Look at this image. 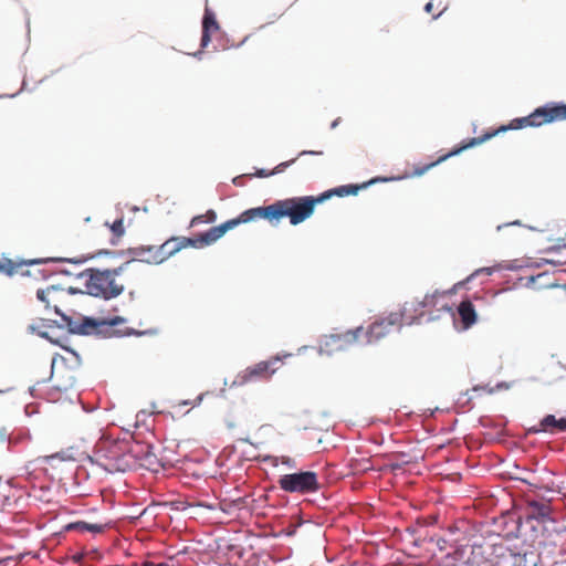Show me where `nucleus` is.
<instances>
[{
    "label": "nucleus",
    "instance_id": "3",
    "mask_svg": "<svg viewBox=\"0 0 566 566\" xmlns=\"http://www.w3.org/2000/svg\"><path fill=\"white\" fill-rule=\"evenodd\" d=\"M234 228L235 222L228 220L222 224L210 228L205 233L198 234L196 238L171 237L158 247H140L138 254L142 255L144 252H153L151 255L144 258L145 262L159 264L185 248H202L210 245L223 237L227 231Z\"/></svg>",
    "mask_w": 566,
    "mask_h": 566
},
{
    "label": "nucleus",
    "instance_id": "22",
    "mask_svg": "<svg viewBox=\"0 0 566 566\" xmlns=\"http://www.w3.org/2000/svg\"><path fill=\"white\" fill-rule=\"evenodd\" d=\"M69 530H78L81 532H91V533H103L105 530V525L95 524V523H86V522H76L72 523L67 526Z\"/></svg>",
    "mask_w": 566,
    "mask_h": 566
},
{
    "label": "nucleus",
    "instance_id": "34",
    "mask_svg": "<svg viewBox=\"0 0 566 566\" xmlns=\"http://www.w3.org/2000/svg\"><path fill=\"white\" fill-rule=\"evenodd\" d=\"M208 216H209V219H208L209 222H213L216 220V212L214 211H212V210L209 211Z\"/></svg>",
    "mask_w": 566,
    "mask_h": 566
},
{
    "label": "nucleus",
    "instance_id": "18",
    "mask_svg": "<svg viewBox=\"0 0 566 566\" xmlns=\"http://www.w3.org/2000/svg\"><path fill=\"white\" fill-rule=\"evenodd\" d=\"M125 322H126V319L122 316H115L113 318L102 319V321L91 318V317H85L83 319V323L81 324V326L77 328V331L82 334H87L92 331L97 329L99 326H103V325L117 326Z\"/></svg>",
    "mask_w": 566,
    "mask_h": 566
},
{
    "label": "nucleus",
    "instance_id": "13",
    "mask_svg": "<svg viewBox=\"0 0 566 566\" xmlns=\"http://www.w3.org/2000/svg\"><path fill=\"white\" fill-rule=\"evenodd\" d=\"M426 314L422 301L412 298L403 303L400 312H396V315H400L401 325H411L418 322Z\"/></svg>",
    "mask_w": 566,
    "mask_h": 566
},
{
    "label": "nucleus",
    "instance_id": "26",
    "mask_svg": "<svg viewBox=\"0 0 566 566\" xmlns=\"http://www.w3.org/2000/svg\"><path fill=\"white\" fill-rule=\"evenodd\" d=\"M109 229L115 237H122L125 233L123 218L116 219L112 224H109Z\"/></svg>",
    "mask_w": 566,
    "mask_h": 566
},
{
    "label": "nucleus",
    "instance_id": "7",
    "mask_svg": "<svg viewBox=\"0 0 566 566\" xmlns=\"http://www.w3.org/2000/svg\"><path fill=\"white\" fill-rule=\"evenodd\" d=\"M277 484L287 493L310 494L321 489L317 473L313 471H301L281 475Z\"/></svg>",
    "mask_w": 566,
    "mask_h": 566
},
{
    "label": "nucleus",
    "instance_id": "25",
    "mask_svg": "<svg viewBox=\"0 0 566 566\" xmlns=\"http://www.w3.org/2000/svg\"><path fill=\"white\" fill-rule=\"evenodd\" d=\"M265 460L268 462H270V464L273 467H277L281 463V464H284L285 467H287L289 469H295L297 465L295 459H293L291 457H286V455H282V457L270 455Z\"/></svg>",
    "mask_w": 566,
    "mask_h": 566
},
{
    "label": "nucleus",
    "instance_id": "14",
    "mask_svg": "<svg viewBox=\"0 0 566 566\" xmlns=\"http://www.w3.org/2000/svg\"><path fill=\"white\" fill-rule=\"evenodd\" d=\"M528 433L546 432L551 434L566 431V418L557 419L554 415L545 416L537 424L528 428Z\"/></svg>",
    "mask_w": 566,
    "mask_h": 566
},
{
    "label": "nucleus",
    "instance_id": "41",
    "mask_svg": "<svg viewBox=\"0 0 566 566\" xmlns=\"http://www.w3.org/2000/svg\"><path fill=\"white\" fill-rule=\"evenodd\" d=\"M545 382H546L547 385H552V384L554 382V380H553V379H552V380H546Z\"/></svg>",
    "mask_w": 566,
    "mask_h": 566
},
{
    "label": "nucleus",
    "instance_id": "10",
    "mask_svg": "<svg viewBox=\"0 0 566 566\" xmlns=\"http://www.w3.org/2000/svg\"><path fill=\"white\" fill-rule=\"evenodd\" d=\"M488 566H535L527 564L526 555L515 554L503 544L492 545V555L488 557Z\"/></svg>",
    "mask_w": 566,
    "mask_h": 566
},
{
    "label": "nucleus",
    "instance_id": "30",
    "mask_svg": "<svg viewBox=\"0 0 566 566\" xmlns=\"http://www.w3.org/2000/svg\"><path fill=\"white\" fill-rule=\"evenodd\" d=\"M424 10L426 12L428 13H432L433 14V18L437 19L441 15V13L443 12V10L439 11L438 13H433V2L430 1L428 2L426 6H424Z\"/></svg>",
    "mask_w": 566,
    "mask_h": 566
},
{
    "label": "nucleus",
    "instance_id": "11",
    "mask_svg": "<svg viewBox=\"0 0 566 566\" xmlns=\"http://www.w3.org/2000/svg\"><path fill=\"white\" fill-rule=\"evenodd\" d=\"M401 317L400 315H396V313H390L388 316L382 317L378 321H375L370 324L366 331L367 343H376L388 334H390L395 328H400Z\"/></svg>",
    "mask_w": 566,
    "mask_h": 566
},
{
    "label": "nucleus",
    "instance_id": "6",
    "mask_svg": "<svg viewBox=\"0 0 566 566\" xmlns=\"http://www.w3.org/2000/svg\"><path fill=\"white\" fill-rule=\"evenodd\" d=\"M36 297L44 304L48 313L53 312L61 316L62 322L71 329L72 319L64 313V308L69 305L70 292L59 285H49L45 289H39L36 291Z\"/></svg>",
    "mask_w": 566,
    "mask_h": 566
},
{
    "label": "nucleus",
    "instance_id": "32",
    "mask_svg": "<svg viewBox=\"0 0 566 566\" xmlns=\"http://www.w3.org/2000/svg\"><path fill=\"white\" fill-rule=\"evenodd\" d=\"M139 249H140V248H137V249H136V255H137V256H139V260H140V261H145V259H144V258L149 256V255H151V254H153V252H144L142 255H139V254H138V253H139Z\"/></svg>",
    "mask_w": 566,
    "mask_h": 566
},
{
    "label": "nucleus",
    "instance_id": "33",
    "mask_svg": "<svg viewBox=\"0 0 566 566\" xmlns=\"http://www.w3.org/2000/svg\"><path fill=\"white\" fill-rule=\"evenodd\" d=\"M203 221V216H197L191 220V226Z\"/></svg>",
    "mask_w": 566,
    "mask_h": 566
},
{
    "label": "nucleus",
    "instance_id": "4",
    "mask_svg": "<svg viewBox=\"0 0 566 566\" xmlns=\"http://www.w3.org/2000/svg\"><path fill=\"white\" fill-rule=\"evenodd\" d=\"M134 260L127 261L113 270L86 269L80 274L84 279L87 294L103 300L119 296L125 290L123 274L130 268Z\"/></svg>",
    "mask_w": 566,
    "mask_h": 566
},
{
    "label": "nucleus",
    "instance_id": "5",
    "mask_svg": "<svg viewBox=\"0 0 566 566\" xmlns=\"http://www.w3.org/2000/svg\"><path fill=\"white\" fill-rule=\"evenodd\" d=\"M128 440H99L94 449L93 460L109 473L125 472L132 463Z\"/></svg>",
    "mask_w": 566,
    "mask_h": 566
},
{
    "label": "nucleus",
    "instance_id": "15",
    "mask_svg": "<svg viewBox=\"0 0 566 566\" xmlns=\"http://www.w3.org/2000/svg\"><path fill=\"white\" fill-rule=\"evenodd\" d=\"M42 263L41 259L28 260L14 262L9 259H4L0 261V272L6 273L7 275H13L15 273H21L22 275H30L29 271H23V268L27 265L40 264Z\"/></svg>",
    "mask_w": 566,
    "mask_h": 566
},
{
    "label": "nucleus",
    "instance_id": "29",
    "mask_svg": "<svg viewBox=\"0 0 566 566\" xmlns=\"http://www.w3.org/2000/svg\"><path fill=\"white\" fill-rule=\"evenodd\" d=\"M8 443V448L10 449L13 444V441L10 439V434L4 427H0V444Z\"/></svg>",
    "mask_w": 566,
    "mask_h": 566
},
{
    "label": "nucleus",
    "instance_id": "17",
    "mask_svg": "<svg viewBox=\"0 0 566 566\" xmlns=\"http://www.w3.org/2000/svg\"><path fill=\"white\" fill-rule=\"evenodd\" d=\"M307 155H316L321 156L323 155V151H315V150H302L298 153L297 157L292 158L287 161L280 163L277 166H275L272 170L266 169H258L254 174V176L259 178H266L276 174L283 172L287 167L292 166L298 158Z\"/></svg>",
    "mask_w": 566,
    "mask_h": 566
},
{
    "label": "nucleus",
    "instance_id": "36",
    "mask_svg": "<svg viewBox=\"0 0 566 566\" xmlns=\"http://www.w3.org/2000/svg\"><path fill=\"white\" fill-rule=\"evenodd\" d=\"M339 120H340V118L335 119V120L332 123L331 127H332V128H335V127L339 124Z\"/></svg>",
    "mask_w": 566,
    "mask_h": 566
},
{
    "label": "nucleus",
    "instance_id": "20",
    "mask_svg": "<svg viewBox=\"0 0 566 566\" xmlns=\"http://www.w3.org/2000/svg\"><path fill=\"white\" fill-rule=\"evenodd\" d=\"M376 180L373 179L368 182H364L361 185H346V186H340V187H337V188H334L332 190H328L324 193H322L321 196H327V199L331 198L332 196H338V197H345V196H355L358 193V191L360 189H364L366 188L368 185L370 184H374Z\"/></svg>",
    "mask_w": 566,
    "mask_h": 566
},
{
    "label": "nucleus",
    "instance_id": "27",
    "mask_svg": "<svg viewBox=\"0 0 566 566\" xmlns=\"http://www.w3.org/2000/svg\"><path fill=\"white\" fill-rule=\"evenodd\" d=\"M157 334V329H146V331H137V329H134V328H125V331L122 332V335L124 336H143V335H155Z\"/></svg>",
    "mask_w": 566,
    "mask_h": 566
},
{
    "label": "nucleus",
    "instance_id": "37",
    "mask_svg": "<svg viewBox=\"0 0 566 566\" xmlns=\"http://www.w3.org/2000/svg\"><path fill=\"white\" fill-rule=\"evenodd\" d=\"M549 262H551V263H554V264H563V263H565V264H566V261H565V262H563V261H560V260H551Z\"/></svg>",
    "mask_w": 566,
    "mask_h": 566
},
{
    "label": "nucleus",
    "instance_id": "31",
    "mask_svg": "<svg viewBox=\"0 0 566 566\" xmlns=\"http://www.w3.org/2000/svg\"><path fill=\"white\" fill-rule=\"evenodd\" d=\"M493 270L491 268H482V269H479L476 270L468 280H470L471 277L480 274V273H486L488 275L492 274Z\"/></svg>",
    "mask_w": 566,
    "mask_h": 566
},
{
    "label": "nucleus",
    "instance_id": "1",
    "mask_svg": "<svg viewBox=\"0 0 566 566\" xmlns=\"http://www.w3.org/2000/svg\"><path fill=\"white\" fill-rule=\"evenodd\" d=\"M566 120V104H549L536 108L528 116L520 117L511 120L509 125H502L497 129L485 132L482 136L473 137L467 142H462L460 146L453 148L443 156H440L436 161L423 165L420 167V176L424 175L431 168L446 161L448 158L459 155L463 150L482 145L490 140L500 133H504L509 129H522L525 127H539L544 124L553 122Z\"/></svg>",
    "mask_w": 566,
    "mask_h": 566
},
{
    "label": "nucleus",
    "instance_id": "43",
    "mask_svg": "<svg viewBox=\"0 0 566 566\" xmlns=\"http://www.w3.org/2000/svg\"><path fill=\"white\" fill-rule=\"evenodd\" d=\"M560 566H566V563H563Z\"/></svg>",
    "mask_w": 566,
    "mask_h": 566
},
{
    "label": "nucleus",
    "instance_id": "23",
    "mask_svg": "<svg viewBox=\"0 0 566 566\" xmlns=\"http://www.w3.org/2000/svg\"><path fill=\"white\" fill-rule=\"evenodd\" d=\"M49 381L52 384V388H54L59 391H66L73 384L71 378L67 380H64V381H60V379L56 376L53 364L51 365V368H50Z\"/></svg>",
    "mask_w": 566,
    "mask_h": 566
},
{
    "label": "nucleus",
    "instance_id": "8",
    "mask_svg": "<svg viewBox=\"0 0 566 566\" xmlns=\"http://www.w3.org/2000/svg\"><path fill=\"white\" fill-rule=\"evenodd\" d=\"M128 453L132 458L129 470L140 467L153 472H158V470L163 468L160 460L154 453L153 447L148 443L128 441Z\"/></svg>",
    "mask_w": 566,
    "mask_h": 566
},
{
    "label": "nucleus",
    "instance_id": "21",
    "mask_svg": "<svg viewBox=\"0 0 566 566\" xmlns=\"http://www.w3.org/2000/svg\"><path fill=\"white\" fill-rule=\"evenodd\" d=\"M78 457V452L74 447H71L65 450H61L56 453L50 454L45 457V461L48 463H52L54 460L60 461H76Z\"/></svg>",
    "mask_w": 566,
    "mask_h": 566
},
{
    "label": "nucleus",
    "instance_id": "16",
    "mask_svg": "<svg viewBox=\"0 0 566 566\" xmlns=\"http://www.w3.org/2000/svg\"><path fill=\"white\" fill-rule=\"evenodd\" d=\"M220 29L219 23L216 20L214 13L211 12L208 8L205 10V15L202 20V36H201V46L206 48L210 41L211 35L218 32Z\"/></svg>",
    "mask_w": 566,
    "mask_h": 566
},
{
    "label": "nucleus",
    "instance_id": "40",
    "mask_svg": "<svg viewBox=\"0 0 566 566\" xmlns=\"http://www.w3.org/2000/svg\"><path fill=\"white\" fill-rule=\"evenodd\" d=\"M440 308L448 310V311L450 310L447 304L442 305Z\"/></svg>",
    "mask_w": 566,
    "mask_h": 566
},
{
    "label": "nucleus",
    "instance_id": "9",
    "mask_svg": "<svg viewBox=\"0 0 566 566\" xmlns=\"http://www.w3.org/2000/svg\"><path fill=\"white\" fill-rule=\"evenodd\" d=\"M280 363L279 357H272L249 366L238 375V381L240 385H245L251 381L268 380L277 370Z\"/></svg>",
    "mask_w": 566,
    "mask_h": 566
},
{
    "label": "nucleus",
    "instance_id": "24",
    "mask_svg": "<svg viewBox=\"0 0 566 566\" xmlns=\"http://www.w3.org/2000/svg\"><path fill=\"white\" fill-rule=\"evenodd\" d=\"M443 296H444V293H441L439 291H434L431 294H426L423 296V298L421 300L426 312L430 311L431 308L437 307L439 300L442 298Z\"/></svg>",
    "mask_w": 566,
    "mask_h": 566
},
{
    "label": "nucleus",
    "instance_id": "35",
    "mask_svg": "<svg viewBox=\"0 0 566 566\" xmlns=\"http://www.w3.org/2000/svg\"><path fill=\"white\" fill-rule=\"evenodd\" d=\"M203 396H205V394H200V395L197 397L196 402H195V405H193V406L199 405V403L202 401Z\"/></svg>",
    "mask_w": 566,
    "mask_h": 566
},
{
    "label": "nucleus",
    "instance_id": "12",
    "mask_svg": "<svg viewBox=\"0 0 566 566\" xmlns=\"http://www.w3.org/2000/svg\"><path fill=\"white\" fill-rule=\"evenodd\" d=\"M360 333H363V328L358 327L343 334L328 335L323 342L322 349L328 354L335 350H344L358 340Z\"/></svg>",
    "mask_w": 566,
    "mask_h": 566
},
{
    "label": "nucleus",
    "instance_id": "42",
    "mask_svg": "<svg viewBox=\"0 0 566 566\" xmlns=\"http://www.w3.org/2000/svg\"><path fill=\"white\" fill-rule=\"evenodd\" d=\"M180 405L186 406V405H188V401H182Z\"/></svg>",
    "mask_w": 566,
    "mask_h": 566
},
{
    "label": "nucleus",
    "instance_id": "38",
    "mask_svg": "<svg viewBox=\"0 0 566 566\" xmlns=\"http://www.w3.org/2000/svg\"><path fill=\"white\" fill-rule=\"evenodd\" d=\"M235 426H237V423H235V422H228V427H229V428H234Z\"/></svg>",
    "mask_w": 566,
    "mask_h": 566
},
{
    "label": "nucleus",
    "instance_id": "28",
    "mask_svg": "<svg viewBox=\"0 0 566 566\" xmlns=\"http://www.w3.org/2000/svg\"><path fill=\"white\" fill-rule=\"evenodd\" d=\"M140 566H180L178 563H175L172 558L167 562L156 563L153 560H145L140 564Z\"/></svg>",
    "mask_w": 566,
    "mask_h": 566
},
{
    "label": "nucleus",
    "instance_id": "39",
    "mask_svg": "<svg viewBox=\"0 0 566 566\" xmlns=\"http://www.w3.org/2000/svg\"><path fill=\"white\" fill-rule=\"evenodd\" d=\"M542 276H543V274H539V275L537 276V279H541ZM535 280H536V277H534V276H532V277H531V281H532V282H534Z\"/></svg>",
    "mask_w": 566,
    "mask_h": 566
},
{
    "label": "nucleus",
    "instance_id": "2",
    "mask_svg": "<svg viewBox=\"0 0 566 566\" xmlns=\"http://www.w3.org/2000/svg\"><path fill=\"white\" fill-rule=\"evenodd\" d=\"M327 196H304L277 200L265 207L251 208L243 211L238 218L231 219L235 227L255 219H265L269 222H279L289 218L292 226H297L307 220L315 210L316 205L322 203Z\"/></svg>",
    "mask_w": 566,
    "mask_h": 566
},
{
    "label": "nucleus",
    "instance_id": "19",
    "mask_svg": "<svg viewBox=\"0 0 566 566\" xmlns=\"http://www.w3.org/2000/svg\"><path fill=\"white\" fill-rule=\"evenodd\" d=\"M458 314L464 329L476 323V312L470 300H463L458 306Z\"/></svg>",
    "mask_w": 566,
    "mask_h": 566
}]
</instances>
